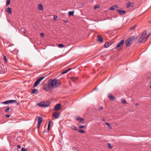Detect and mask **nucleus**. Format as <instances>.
<instances>
[{
	"mask_svg": "<svg viewBox=\"0 0 151 151\" xmlns=\"http://www.w3.org/2000/svg\"><path fill=\"white\" fill-rule=\"evenodd\" d=\"M71 69H72L71 68H68V69H67L66 70H65L63 71L62 72V74H64L67 73V72H68Z\"/></svg>",
	"mask_w": 151,
	"mask_h": 151,
	"instance_id": "obj_17",
	"label": "nucleus"
},
{
	"mask_svg": "<svg viewBox=\"0 0 151 151\" xmlns=\"http://www.w3.org/2000/svg\"><path fill=\"white\" fill-rule=\"evenodd\" d=\"M7 20H8V22H9V19H7Z\"/></svg>",
	"mask_w": 151,
	"mask_h": 151,
	"instance_id": "obj_52",
	"label": "nucleus"
},
{
	"mask_svg": "<svg viewBox=\"0 0 151 151\" xmlns=\"http://www.w3.org/2000/svg\"><path fill=\"white\" fill-rule=\"evenodd\" d=\"M99 6L98 5H96L94 6V9H96L99 8Z\"/></svg>",
	"mask_w": 151,
	"mask_h": 151,
	"instance_id": "obj_38",
	"label": "nucleus"
},
{
	"mask_svg": "<svg viewBox=\"0 0 151 151\" xmlns=\"http://www.w3.org/2000/svg\"><path fill=\"white\" fill-rule=\"evenodd\" d=\"M64 22H65V23H67V22H68V21H67V20H65L64 21Z\"/></svg>",
	"mask_w": 151,
	"mask_h": 151,
	"instance_id": "obj_47",
	"label": "nucleus"
},
{
	"mask_svg": "<svg viewBox=\"0 0 151 151\" xmlns=\"http://www.w3.org/2000/svg\"><path fill=\"white\" fill-rule=\"evenodd\" d=\"M150 35V34H149L146 37H145L146 38V39H147V40L148 39V38L149 37V36Z\"/></svg>",
	"mask_w": 151,
	"mask_h": 151,
	"instance_id": "obj_44",
	"label": "nucleus"
},
{
	"mask_svg": "<svg viewBox=\"0 0 151 151\" xmlns=\"http://www.w3.org/2000/svg\"><path fill=\"white\" fill-rule=\"evenodd\" d=\"M79 126V127L80 128H83L85 127L84 126L80 124H78Z\"/></svg>",
	"mask_w": 151,
	"mask_h": 151,
	"instance_id": "obj_29",
	"label": "nucleus"
},
{
	"mask_svg": "<svg viewBox=\"0 0 151 151\" xmlns=\"http://www.w3.org/2000/svg\"><path fill=\"white\" fill-rule=\"evenodd\" d=\"M137 26V25H134L131 28V29L133 30V29H134Z\"/></svg>",
	"mask_w": 151,
	"mask_h": 151,
	"instance_id": "obj_35",
	"label": "nucleus"
},
{
	"mask_svg": "<svg viewBox=\"0 0 151 151\" xmlns=\"http://www.w3.org/2000/svg\"><path fill=\"white\" fill-rule=\"evenodd\" d=\"M48 127H47V132L49 130V128L51 125L50 120V119L48 120Z\"/></svg>",
	"mask_w": 151,
	"mask_h": 151,
	"instance_id": "obj_22",
	"label": "nucleus"
},
{
	"mask_svg": "<svg viewBox=\"0 0 151 151\" xmlns=\"http://www.w3.org/2000/svg\"><path fill=\"white\" fill-rule=\"evenodd\" d=\"M102 120L103 121H106V120L105 119L103 118L102 119Z\"/></svg>",
	"mask_w": 151,
	"mask_h": 151,
	"instance_id": "obj_50",
	"label": "nucleus"
},
{
	"mask_svg": "<svg viewBox=\"0 0 151 151\" xmlns=\"http://www.w3.org/2000/svg\"><path fill=\"white\" fill-rule=\"evenodd\" d=\"M71 128L73 130H77V128H76V127H75L74 126H72L71 127Z\"/></svg>",
	"mask_w": 151,
	"mask_h": 151,
	"instance_id": "obj_30",
	"label": "nucleus"
},
{
	"mask_svg": "<svg viewBox=\"0 0 151 151\" xmlns=\"http://www.w3.org/2000/svg\"><path fill=\"white\" fill-rule=\"evenodd\" d=\"M44 88V89L46 90V89Z\"/></svg>",
	"mask_w": 151,
	"mask_h": 151,
	"instance_id": "obj_53",
	"label": "nucleus"
},
{
	"mask_svg": "<svg viewBox=\"0 0 151 151\" xmlns=\"http://www.w3.org/2000/svg\"><path fill=\"white\" fill-rule=\"evenodd\" d=\"M40 123H39H39L38 122L37 126V127L38 128H39L40 127Z\"/></svg>",
	"mask_w": 151,
	"mask_h": 151,
	"instance_id": "obj_42",
	"label": "nucleus"
},
{
	"mask_svg": "<svg viewBox=\"0 0 151 151\" xmlns=\"http://www.w3.org/2000/svg\"><path fill=\"white\" fill-rule=\"evenodd\" d=\"M6 12L8 13L9 14H11L12 13L11 9L10 7H8L5 9Z\"/></svg>",
	"mask_w": 151,
	"mask_h": 151,
	"instance_id": "obj_12",
	"label": "nucleus"
},
{
	"mask_svg": "<svg viewBox=\"0 0 151 151\" xmlns=\"http://www.w3.org/2000/svg\"><path fill=\"white\" fill-rule=\"evenodd\" d=\"M60 113L59 112H54L52 114V116H54L55 119L58 118L60 115Z\"/></svg>",
	"mask_w": 151,
	"mask_h": 151,
	"instance_id": "obj_7",
	"label": "nucleus"
},
{
	"mask_svg": "<svg viewBox=\"0 0 151 151\" xmlns=\"http://www.w3.org/2000/svg\"><path fill=\"white\" fill-rule=\"evenodd\" d=\"M61 104H58L55 105L54 107V108L55 110H58L61 108Z\"/></svg>",
	"mask_w": 151,
	"mask_h": 151,
	"instance_id": "obj_10",
	"label": "nucleus"
},
{
	"mask_svg": "<svg viewBox=\"0 0 151 151\" xmlns=\"http://www.w3.org/2000/svg\"><path fill=\"white\" fill-rule=\"evenodd\" d=\"M121 101L122 103L123 104H126V102L125 100H124L123 99H121Z\"/></svg>",
	"mask_w": 151,
	"mask_h": 151,
	"instance_id": "obj_32",
	"label": "nucleus"
},
{
	"mask_svg": "<svg viewBox=\"0 0 151 151\" xmlns=\"http://www.w3.org/2000/svg\"><path fill=\"white\" fill-rule=\"evenodd\" d=\"M42 120V117L41 116H38V120H37V122H38L39 123H40Z\"/></svg>",
	"mask_w": 151,
	"mask_h": 151,
	"instance_id": "obj_19",
	"label": "nucleus"
},
{
	"mask_svg": "<svg viewBox=\"0 0 151 151\" xmlns=\"http://www.w3.org/2000/svg\"><path fill=\"white\" fill-rule=\"evenodd\" d=\"M58 46L59 47L62 48L64 47V45L63 44H60L58 45Z\"/></svg>",
	"mask_w": 151,
	"mask_h": 151,
	"instance_id": "obj_34",
	"label": "nucleus"
},
{
	"mask_svg": "<svg viewBox=\"0 0 151 151\" xmlns=\"http://www.w3.org/2000/svg\"><path fill=\"white\" fill-rule=\"evenodd\" d=\"M6 117H7L8 118V117H9V116H10V115H6Z\"/></svg>",
	"mask_w": 151,
	"mask_h": 151,
	"instance_id": "obj_46",
	"label": "nucleus"
},
{
	"mask_svg": "<svg viewBox=\"0 0 151 151\" xmlns=\"http://www.w3.org/2000/svg\"><path fill=\"white\" fill-rule=\"evenodd\" d=\"M113 44L112 42H106L104 44V47L105 48H107L109 47V46Z\"/></svg>",
	"mask_w": 151,
	"mask_h": 151,
	"instance_id": "obj_8",
	"label": "nucleus"
},
{
	"mask_svg": "<svg viewBox=\"0 0 151 151\" xmlns=\"http://www.w3.org/2000/svg\"><path fill=\"white\" fill-rule=\"evenodd\" d=\"M105 124L109 128L111 129V127L110 124L109 123H105Z\"/></svg>",
	"mask_w": 151,
	"mask_h": 151,
	"instance_id": "obj_25",
	"label": "nucleus"
},
{
	"mask_svg": "<svg viewBox=\"0 0 151 151\" xmlns=\"http://www.w3.org/2000/svg\"><path fill=\"white\" fill-rule=\"evenodd\" d=\"M78 77H72L70 78L71 80L73 82H75L78 79Z\"/></svg>",
	"mask_w": 151,
	"mask_h": 151,
	"instance_id": "obj_18",
	"label": "nucleus"
},
{
	"mask_svg": "<svg viewBox=\"0 0 151 151\" xmlns=\"http://www.w3.org/2000/svg\"><path fill=\"white\" fill-rule=\"evenodd\" d=\"M108 97L111 100H113L114 99H115L114 97L111 94H110L108 96Z\"/></svg>",
	"mask_w": 151,
	"mask_h": 151,
	"instance_id": "obj_21",
	"label": "nucleus"
},
{
	"mask_svg": "<svg viewBox=\"0 0 151 151\" xmlns=\"http://www.w3.org/2000/svg\"><path fill=\"white\" fill-rule=\"evenodd\" d=\"M146 33V31H144L141 35H139L135 39L136 42V43H142L145 42L147 40V39L145 37Z\"/></svg>",
	"mask_w": 151,
	"mask_h": 151,
	"instance_id": "obj_1",
	"label": "nucleus"
},
{
	"mask_svg": "<svg viewBox=\"0 0 151 151\" xmlns=\"http://www.w3.org/2000/svg\"><path fill=\"white\" fill-rule=\"evenodd\" d=\"M99 110H102L103 109V107L102 106H99Z\"/></svg>",
	"mask_w": 151,
	"mask_h": 151,
	"instance_id": "obj_39",
	"label": "nucleus"
},
{
	"mask_svg": "<svg viewBox=\"0 0 151 151\" xmlns=\"http://www.w3.org/2000/svg\"><path fill=\"white\" fill-rule=\"evenodd\" d=\"M57 17L56 15L54 16V20H55L57 18Z\"/></svg>",
	"mask_w": 151,
	"mask_h": 151,
	"instance_id": "obj_41",
	"label": "nucleus"
},
{
	"mask_svg": "<svg viewBox=\"0 0 151 151\" xmlns=\"http://www.w3.org/2000/svg\"><path fill=\"white\" fill-rule=\"evenodd\" d=\"M10 109L9 107H8L6 109L5 111L6 112H8L9 111Z\"/></svg>",
	"mask_w": 151,
	"mask_h": 151,
	"instance_id": "obj_36",
	"label": "nucleus"
},
{
	"mask_svg": "<svg viewBox=\"0 0 151 151\" xmlns=\"http://www.w3.org/2000/svg\"><path fill=\"white\" fill-rule=\"evenodd\" d=\"M150 88H151V86H150Z\"/></svg>",
	"mask_w": 151,
	"mask_h": 151,
	"instance_id": "obj_54",
	"label": "nucleus"
},
{
	"mask_svg": "<svg viewBox=\"0 0 151 151\" xmlns=\"http://www.w3.org/2000/svg\"><path fill=\"white\" fill-rule=\"evenodd\" d=\"M50 103L49 102H41L37 104V105L40 107H47L49 106Z\"/></svg>",
	"mask_w": 151,
	"mask_h": 151,
	"instance_id": "obj_4",
	"label": "nucleus"
},
{
	"mask_svg": "<svg viewBox=\"0 0 151 151\" xmlns=\"http://www.w3.org/2000/svg\"><path fill=\"white\" fill-rule=\"evenodd\" d=\"M9 100H8L6 101H5L4 102H3L1 103L2 104H10V101Z\"/></svg>",
	"mask_w": 151,
	"mask_h": 151,
	"instance_id": "obj_24",
	"label": "nucleus"
},
{
	"mask_svg": "<svg viewBox=\"0 0 151 151\" xmlns=\"http://www.w3.org/2000/svg\"><path fill=\"white\" fill-rule=\"evenodd\" d=\"M135 38V36L133 35L127 39L125 42L127 47H128L130 46Z\"/></svg>",
	"mask_w": 151,
	"mask_h": 151,
	"instance_id": "obj_3",
	"label": "nucleus"
},
{
	"mask_svg": "<svg viewBox=\"0 0 151 151\" xmlns=\"http://www.w3.org/2000/svg\"><path fill=\"white\" fill-rule=\"evenodd\" d=\"M73 11H69L68 12V15L69 16H73L74 14Z\"/></svg>",
	"mask_w": 151,
	"mask_h": 151,
	"instance_id": "obj_26",
	"label": "nucleus"
},
{
	"mask_svg": "<svg viewBox=\"0 0 151 151\" xmlns=\"http://www.w3.org/2000/svg\"><path fill=\"white\" fill-rule=\"evenodd\" d=\"M118 8V6L116 5H114L112 6L110 8V9L113 10L115 8Z\"/></svg>",
	"mask_w": 151,
	"mask_h": 151,
	"instance_id": "obj_16",
	"label": "nucleus"
},
{
	"mask_svg": "<svg viewBox=\"0 0 151 151\" xmlns=\"http://www.w3.org/2000/svg\"><path fill=\"white\" fill-rule=\"evenodd\" d=\"M117 12H119L120 14H124L125 13V11L123 10H121L118 9L117 10Z\"/></svg>",
	"mask_w": 151,
	"mask_h": 151,
	"instance_id": "obj_13",
	"label": "nucleus"
},
{
	"mask_svg": "<svg viewBox=\"0 0 151 151\" xmlns=\"http://www.w3.org/2000/svg\"><path fill=\"white\" fill-rule=\"evenodd\" d=\"M60 83V82L59 80L55 79L54 80H51L49 81L48 84V86L49 88H56L59 87Z\"/></svg>",
	"mask_w": 151,
	"mask_h": 151,
	"instance_id": "obj_2",
	"label": "nucleus"
},
{
	"mask_svg": "<svg viewBox=\"0 0 151 151\" xmlns=\"http://www.w3.org/2000/svg\"><path fill=\"white\" fill-rule=\"evenodd\" d=\"M10 103H16L17 104V105L19 104V103H18L17 101L15 100H9Z\"/></svg>",
	"mask_w": 151,
	"mask_h": 151,
	"instance_id": "obj_15",
	"label": "nucleus"
},
{
	"mask_svg": "<svg viewBox=\"0 0 151 151\" xmlns=\"http://www.w3.org/2000/svg\"><path fill=\"white\" fill-rule=\"evenodd\" d=\"M133 6V4L130 2H128L126 4V7L129 8L130 6L132 7Z\"/></svg>",
	"mask_w": 151,
	"mask_h": 151,
	"instance_id": "obj_11",
	"label": "nucleus"
},
{
	"mask_svg": "<svg viewBox=\"0 0 151 151\" xmlns=\"http://www.w3.org/2000/svg\"><path fill=\"white\" fill-rule=\"evenodd\" d=\"M38 8L40 10L42 11L43 10V6L42 4H39L38 5Z\"/></svg>",
	"mask_w": 151,
	"mask_h": 151,
	"instance_id": "obj_14",
	"label": "nucleus"
},
{
	"mask_svg": "<svg viewBox=\"0 0 151 151\" xmlns=\"http://www.w3.org/2000/svg\"><path fill=\"white\" fill-rule=\"evenodd\" d=\"M136 104L137 105H139V104H137H137Z\"/></svg>",
	"mask_w": 151,
	"mask_h": 151,
	"instance_id": "obj_51",
	"label": "nucleus"
},
{
	"mask_svg": "<svg viewBox=\"0 0 151 151\" xmlns=\"http://www.w3.org/2000/svg\"><path fill=\"white\" fill-rule=\"evenodd\" d=\"M97 38L98 39V41L101 42H102L103 41V38L99 36H98L97 37Z\"/></svg>",
	"mask_w": 151,
	"mask_h": 151,
	"instance_id": "obj_20",
	"label": "nucleus"
},
{
	"mask_svg": "<svg viewBox=\"0 0 151 151\" xmlns=\"http://www.w3.org/2000/svg\"><path fill=\"white\" fill-rule=\"evenodd\" d=\"M38 91V90L37 89H32V94H35V93L37 92Z\"/></svg>",
	"mask_w": 151,
	"mask_h": 151,
	"instance_id": "obj_23",
	"label": "nucleus"
},
{
	"mask_svg": "<svg viewBox=\"0 0 151 151\" xmlns=\"http://www.w3.org/2000/svg\"><path fill=\"white\" fill-rule=\"evenodd\" d=\"M47 131H44L43 132V133H47Z\"/></svg>",
	"mask_w": 151,
	"mask_h": 151,
	"instance_id": "obj_49",
	"label": "nucleus"
},
{
	"mask_svg": "<svg viewBox=\"0 0 151 151\" xmlns=\"http://www.w3.org/2000/svg\"><path fill=\"white\" fill-rule=\"evenodd\" d=\"M3 58L4 60L5 63H6L7 62V59L6 56L5 55H4L3 56Z\"/></svg>",
	"mask_w": 151,
	"mask_h": 151,
	"instance_id": "obj_31",
	"label": "nucleus"
},
{
	"mask_svg": "<svg viewBox=\"0 0 151 151\" xmlns=\"http://www.w3.org/2000/svg\"><path fill=\"white\" fill-rule=\"evenodd\" d=\"M27 149L25 148H22V151H27Z\"/></svg>",
	"mask_w": 151,
	"mask_h": 151,
	"instance_id": "obj_37",
	"label": "nucleus"
},
{
	"mask_svg": "<svg viewBox=\"0 0 151 151\" xmlns=\"http://www.w3.org/2000/svg\"><path fill=\"white\" fill-rule=\"evenodd\" d=\"M10 3V0H6V5L7 6L9 5Z\"/></svg>",
	"mask_w": 151,
	"mask_h": 151,
	"instance_id": "obj_28",
	"label": "nucleus"
},
{
	"mask_svg": "<svg viewBox=\"0 0 151 151\" xmlns=\"http://www.w3.org/2000/svg\"><path fill=\"white\" fill-rule=\"evenodd\" d=\"M45 77H42L39 79L37 81H36L33 85V87H35L37 86L40 83L41 81Z\"/></svg>",
	"mask_w": 151,
	"mask_h": 151,
	"instance_id": "obj_6",
	"label": "nucleus"
},
{
	"mask_svg": "<svg viewBox=\"0 0 151 151\" xmlns=\"http://www.w3.org/2000/svg\"><path fill=\"white\" fill-rule=\"evenodd\" d=\"M75 119L78 122H81L83 121L84 120V119L82 118L80 116H77L75 118Z\"/></svg>",
	"mask_w": 151,
	"mask_h": 151,
	"instance_id": "obj_9",
	"label": "nucleus"
},
{
	"mask_svg": "<svg viewBox=\"0 0 151 151\" xmlns=\"http://www.w3.org/2000/svg\"><path fill=\"white\" fill-rule=\"evenodd\" d=\"M107 145L109 149H111L112 147V146H111L110 143L107 144Z\"/></svg>",
	"mask_w": 151,
	"mask_h": 151,
	"instance_id": "obj_33",
	"label": "nucleus"
},
{
	"mask_svg": "<svg viewBox=\"0 0 151 151\" xmlns=\"http://www.w3.org/2000/svg\"><path fill=\"white\" fill-rule=\"evenodd\" d=\"M73 149L74 150H76V148L75 147H73Z\"/></svg>",
	"mask_w": 151,
	"mask_h": 151,
	"instance_id": "obj_48",
	"label": "nucleus"
},
{
	"mask_svg": "<svg viewBox=\"0 0 151 151\" xmlns=\"http://www.w3.org/2000/svg\"><path fill=\"white\" fill-rule=\"evenodd\" d=\"M17 148H19V149H20V148H21V146H20V145H18L17 146Z\"/></svg>",
	"mask_w": 151,
	"mask_h": 151,
	"instance_id": "obj_45",
	"label": "nucleus"
},
{
	"mask_svg": "<svg viewBox=\"0 0 151 151\" xmlns=\"http://www.w3.org/2000/svg\"><path fill=\"white\" fill-rule=\"evenodd\" d=\"M78 132L82 133H85V131L84 130L81 129H78Z\"/></svg>",
	"mask_w": 151,
	"mask_h": 151,
	"instance_id": "obj_27",
	"label": "nucleus"
},
{
	"mask_svg": "<svg viewBox=\"0 0 151 151\" xmlns=\"http://www.w3.org/2000/svg\"><path fill=\"white\" fill-rule=\"evenodd\" d=\"M124 41V40H121L116 46L115 48L117 50L121 49L123 46Z\"/></svg>",
	"mask_w": 151,
	"mask_h": 151,
	"instance_id": "obj_5",
	"label": "nucleus"
},
{
	"mask_svg": "<svg viewBox=\"0 0 151 151\" xmlns=\"http://www.w3.org/2000/svg\"><path fill=\"white\" fill-rule=\"evenodd\" d=\"M40 35L41 36L43 37L44 36V34L43 33H40Z\"/></svg>",
	"mask_w": 151,
	"mask_h": 151,
	"instance_id": "obj_43",
	"label": "nucleus"
},
{
	"mask_svg": "<svg viewBox=\"0 0 151 151\" xmlns=\"http://www.w3.org/2000/svg\"><path fill=\"white\" fill-rule=\"evenodd\" d=\"M21 31H22L24 33H25V29H22L21 30Z\"/></svg>",
	"mask_w": 151,
	"mask_h": 151,
	"instance_id": "obj_40",
	"label": "nucleus"
}]
</instances>
